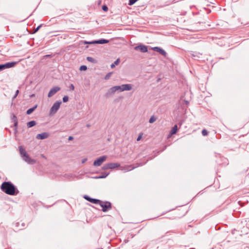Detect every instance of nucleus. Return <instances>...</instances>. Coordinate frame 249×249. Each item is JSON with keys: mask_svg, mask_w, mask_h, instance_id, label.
I'll use <instances>...</instances> for the list:
<instances>
[{"mask_svg": "<svg viewBox=\"0 0 249 249\" xmlns=\"http://www.w3.org/2000/svg\"><path fill=\"white\" fill-rule=\"evenodd\" d=\"M69 100V96H67V95H65L63 97V102H64V103H66L67 102H68Z\"/></svg>", "mask_w": 249, "mask_h": 249, "instance_id": "nucleus-31", "label": "nucleus"}, {"mask_svg": "<svg viewBox=\"0 0 249 249\" xmlns=\"http://www.w3.org/2000/svg\"><path fill=\"white\" fill-rule=\"evenodd\" d=\"M87 60L90 62L95 63L96 62V60L92 58V57L88 56L87 57Z\"/></svg>", "mask_w": 249, "mask_h": 249, "instance_id": "nucleus-23", "label": "nucleus"}, {"mask_svg": "<svg viewBox=\"0 0 249 249\" xmlns=\"http://www.w3.org/2000/svg\"><path fill=\"white\" fill-rule=\"evenodd\" d=\"M46 57H49L50 55H46Z\"/></svg>", "mask_w": 249, "mask_h": 249, "instance_id": "nucleus-48", "label": "nucleus"}, {"mask_svg": "<svg viewBox=\"0 0 249 249\" xmlns=\"http://www.w3.org/2000/svg\"><path fill=\"white\" fill-rule=\"evenodd\" d=\"M107 158V157L106 156H103L99 157V158H98L97 159H96V160H95L94 161L93 165L94 166H100L102 164V163L104 161L106 160Z\"/></svg>", "mask_w": 249, "mask_h": 249, "instance_id": "nucleus-4", "label": "nucleus"}, {"mask_svg": "<svg viewBox=\"0 0 249 249\" xmlns=\"http://www.w3.org/2000/svg\"><path fill=\"white\" fill-rule=\"evenodd\" d=\"M98 204L102 208V211L106 212L111 208V204L109 201H102L100 200Z\"/></svg>", "mask_w": 249, "mask_h": 249, "instance_id": "nucleus-3", "label": "nucleus"}, {"mask_svg": "<svg viewBox=\"0 0 249 249\" xmlns=\"http://www.w3.org/2000/svg\"><path fill=\"white\" fill-rule=\"evenodd\" d=\"M93 178L96 179L101 178H99V176L95 177Z\"/></svg>", "mask_w": 249, "mask_h": 249, "instance_id": "nucleus-45", "label": "nucleus"}, {"mask_svg": "<svg viewBox=\"0 0 249 249\" xmlns=\"http://www.w3.org/2000/svg\"><path fill=\"white\" fill-rule=\"evenodd\" d=\"M87 69V67L85 65H82L80 66L79 70L80 71H86Z\"/></svg>", "mask_w": 249, "mask_h": 249, "instance_id": "nucleus-32", "label": "nucleus"}, {"mask_svg": "<svg viewBox=\"0 0 249 249\" xmlns=\"http://www.w3.org/2000/svg\"><path fill=\"white\" fill-rule=\"evenodd\" d=\"M17 63V62L13 61L7 62L5 64H2L3 69V70H5L6 69L12 68L14 67Z\"/></svg>", "mask_w": 249, "mask_h": 249, "instance_id": "nucleus-9", "label": "nucleus"}, {"mask_svg": "<svg viewBox=\"0 0 249 249\" xmlns=\"http://www.w3.org/2000/svg\"><path fill=\"white\" fill-rule=\"evenodd\" d=\"M138 0H129L128 5L131 6L135 3Z\"/></svg>", "mask_w": 249, "mask_h": 249, "instance_id": "nucleus-29", "label": "nucleus"}, {"mask_svg": "<svg viewBox=\"0 0 249 249\" xmlns=\"http://www.w3.org/2000/svg\"><path fill=\"white\" fill-rule=\"evenodd\" d=\"M120 59L118 58L115 62L110 65V67L112 69L114 68L116 65H117L120 63Z\"/></svg>", "mask_w": 249, "mask_h": 249, "instance_id": "nucleus-22", "label": "nucleus"}, {"mask_svg": "<svg viewBox=\"0 0 249 249\" xmlns=\"http://www.w3.org/2000/svg\"><path fill=\"white\" fill-rule=\"evenodd\" d=\"M121 87L122 88V91L124 90H130L132 88V85L131 84H123L121 85Z\"/></svg>", "mask_w": 249, "mask_h": 249, "instance_id": "nucleus-16", "label": "nucleus"}, {"mask_svg": "<svg viewBox=\"0 0 249 249\" xmlns=\"http://www.w3.org/2000/svg\"><path fill=\"white\" fill-rule=\"evenodd\" d=\"M116 89H117V90H119L120 91H122V88L121 87V86H116Z\"/></svg>", "mask_w": 249, "mask_h": 249, "instance_id": "nucleus-38", "label": "nucleus"}, {"mask_svg": "<svg viewBox=\"0 0 249 249\" xmlns=\"http://www.w3.org/2000/svg\"><path fill=\"white\" fill-rule=\"evenodd\" d=\"M61 103L62 102L61 101H57L53 104L49 111V115L50 116H52L56 113L59 109Z\"/></svg>", "mask_w": 249, "mask_h": 249, "instance_id": "nucleus-2", "label": "nucleus"}, {"mask_svg": "<svg viewBox=\"0 0 249 249\" xmlns=\"http://www.w3.org/2000/svg\"><path fill=\"white\" fill-rule=\"evenodd\" d=\"M157 120V118L154 116H152L149 120V122L150 123V124H152V123H153L154 122H155Z\"/></svg>", "mask_w": 249, "mask_h": 249, "instance_id": "nucleus-26", "label": "nucleus"}, {"mask_svg": "<svg viewBox=\"0 0 249 249\" xmlns=\"http://www.w3.org/2000/svg\"><path fill=\"white\" fill-rule=\"evenodd\" d=\"M36 125V122L35 121H31L27 123V126L28 128L32 127Z\"/></svg>", "mask_w": 249, "mask_h": 249, "instance_id": "nucleus-20", "label": "nucleus"}, {"mask_svg": "<svg viewBox=\"0 0 249 249\" xmlns=\"http://www.w3.org/2000/svg\"><path fill=\"white\" fill-rule=\"evenodd\" d=\"M21 158L24 161L30 164H34L36 162V160L31 158L28 153Z\"/></svg>", "mask_w": 249, "mask_h": 249, "instance_id": "nucleus-5", "label": "nucleus"}, {"mask_svg": "<svg viewBox=\"0 0 249 249\" xmlns=\"http://www.w3.org/2000/svg\"><path fill=\"white\" fill-rule=\"evenodd\" d=\"M19 151L21 158L27 154L25 149L22 146H19Z\"/></svg>", "mask_w": 249, "mask_h": 249, "instance_id": "nucleus-18", "label": "nucleus"}, {"mask_svg": "<svg viewBox=\"0 0 249 249\" xmlns=\"http://www.w3.org/2000/svg\"><path fill=\"white\" fill-rule=\"evenodd\" d=\"M202 134L204 136H207L208 134V132L206 129H204L202 131Z\"/></svg>", "mask_w": 249, "mask_h": 249, "instance_id": "nucleus-30", "label": "nucleus"}, {"mask_svg": "<svg viewBox=\"0 0 249 249\" xmlns=\"http://www.w3.org/2000/svg\"><path fill=\"white\" fill-rule=\"evenodd\" d=\"M18 93H19V90L18 89V90H17L16 91L15 94L14 96V97H13V99H15L17 97V96H18Z\"/></svg>", "mask_w": 249, "mask_h": 249, "instance_id": "nucleus-37", "label": "nucleus"}, {"mask_svg": "<svg viewBox=\"0 0 249 249\" xmlns=\"http://www.w3.org/2000/svg\"><path fill=\"white\" fill-rule=\"evenodd\" d=\"M0 189L2 192L10 196H16L19 193L17 188L10 181L3 182Z\"/></svg>", "mask_w": 249, "mask_h": 249, "instance_id": "nucleus-1", "label": "nucleus"}, {"mask_svg": "<svg viewBox=\"0 0 249 249\" xmlns=\"http://www.w3.org/2000/svg\"><path fill=\"white\" fill-rule=\"evenodd\" d=\"M139 166V165L137 166H134L132 165H126L122 167L121 170H124V172H128L132 170Z\"/></svg>", "mask_w": 249, "mask_h": 249, "instance_id": "nucleus-12", "label": "nucleus"}, {"mask_svg": "<svg viewBox=\"0 0 249 249\" xmlns=\"http://www.w3.org/2000/svg\"><path fill=\"white\" fill-rule=\"evenodd\" d=\"M166 147H167V146H166V145H165V146H164V148H163L161 150H160V151H159V152H158V153H160V152H161L163 151L164 150H165V149H166Z\"/></svg>", "mask_w": 249, "mask_h": 249, "instance_id": "nucleus-40", "label": "nucleus"}, {"mask_svg": "<svg viewBox=\"0 0 249 249\" xmlns=\"http://www.w3.org/2000/svg\"><path fill=\"white\" fill-rule=\"evenodd\" d=\"M102 169L104 170H107V169H109L108 168V165L107 164H104L103 167H102Z\"/></svg>", "mask_w": 249, "mask_h": 249, "instance_id": "nucleus-34", "label": "nucleus"}, {"mask_svg": "<svg viewBox=\"0 0 249 249\" xmlns=\"http://www.w3.org/2000/svg\"><path fill=\"white\" fill-rule=\"evenodd\" d=\"M185 103L187 105L189 103L188 101H185Z\"/></svg>", "mask_w": 249, "mask_h": 249, "instance_id": "nucleus-47", "label": "nucleus"}, {"mask_svg": "<svg viewBox=\"0 0 249 249\" xmlns=\"http://www.w3.org/2000/svg\"><path fill=\"white\" fill-rule=\"evenodd\" d=\"M141 138H142V135H140L138 136V137L137 138V140L138 141H140V140L141 139Z\"/></svg>", "mask_w": 249, "mask_h": 249, "instance_id": "nucleus-41", "label": "nucleus"}, {"mask_svg": "<svg viewBox=\"0 0 249 249\" xmlns=\"http://www.w3.org/2000/svg\"><path fill=\"white\" fill-rule=\"evenodd\" d=\"M134 50L140 51L142 53H146L148 51L147 47L144 45H139L134 47Z\"/></svg>", "mask_w": 249, "mask_h": 249, "instance_id": "nucleus-7", "label": "nucleus"}, {"mask_svg": "<svg viewBox=\"0 0 249 249\" xmlns=\"http://www.w3.org/2000/svg\"><path fill=\"white\" fill-rule=\"evenodd\" d=\"M108 7L107 5H104L102 6V10L105 12H107L108 11Z\"/></svg>", "mask_w": 249, "mask_h": 249, "instance_id": "nucleus-33", "label": "nucleus"}, {"mask_svg": "<svg viewBox=\"0 0 249 249\" xmlns=\"http://www.w3.org/2000/svg\"><path fill=\"white\" fill-rule=\"evenodd\" d=\"M87 160V159H83L82 160V163H84L86 162V161Z\"/></svg>", "mask_w": 249, "mask_h": 249, "instance_id": "nucleus-44", "label": "nucleus"}, {"mask_svg": "<svg viewBox=\"0 0 249 249\" xmlns=\"http://www.w3.org/2000/svg\"><path fill=\"white\" fill-rule=\"evenodd\" d=\"M4 70L2 67V64H0V71Z\"/></svg>", "mask_w": 249, "mask_h": 249, "instance_id": "nucleus-43", "label": "nucleus"}, {"mask_svg": "<svg viewBox=\"0 0 249 249\" xmlns=\"http://www.w3.org/2000/svg\"><path fill=\"white\" fill-rule=\"evenodd\" d=\"M90 125L89 124H87V125H86V126H87V127H90Z\"/></svg>", "mask_w": 249, "mask_h": 249, "instance_id": "nucleus-46", "label": "nucleus"}, {"mask_svg": "<svg viewBox=\"0 0 249 249\" xmlns=\"http://www.w3.org/2000/svg\"><path fill=\"white\" fill-rule=\"evenodd\" d=\"M41 26H42V25L41 24V25L38 26L36 28H35L34 30V33L37 32L39 30L40 28L41 27Z\"/></svg>", "mask_w": 249, "mask_h": 249, "instance_id": "nucleus-35", "label": "nucleus"}, {"mask_svg": "<svg viewBox=\"0 0 249 249\" xmlns=\"http://www.w3.org/2000/svg\"><path fill=\"white\" fill-rule=\"evenodd\" d=\"M73 139V137L72 136H69L68 138L69 141H71Z\"/></svg>", "mask_w": 249, "mask_h": 249, "instance_id": "nucleus-42", "label": "nucleus"}, {"mask_svg": "<svg viewBox=\"0 0 249 249\" xmlns=\"http://www.w3.org/2000/svg\"><path fill=\"white\" fill-rule=\"evenodd\" d=\"M112 74V72H110L107 73L105 77V79L106 80L109 79L110 78V77H111Z\"/></svg>", "mask_w": 249, "mask_h": 249, "instance_id": "nucleus-28", "label": "nucleus"}, {"mask_svg": "<svg viewBox=\"0 0 249 249\" xmlns=\"http://www.w3.org/2000/svg\"><path fill=\"white\" fill-rule=\"evenodd\" d=\"M91 42H92V41L89 42V41H85L84 43L85 44H94V43H92Z\"/></svg>", "mask_w": 249, "mask_h": 249, "instance_id": "nucleus-39", "label": "nucleus"}, {"mask_svg": "<svg viewBox=\"0 0 249 249\" xmlns=\"http://www.w3.org/2000/svg\"><path fill=\"white\" fill-rule=\"evenodd\" d=\"M49 136V134L47 132H43L38 134L36 135V138L38 140H43L47 138Z\"/></svg>", "mask_w": 249, "mask_h": 249, "instance_id": "nucleus-13", "label": "nucleus"}, {"mask_svg": "<svg viewBox=\"0 0 249 249\" xmlns=\"http://www.w3.org/2000/svg\"><path fill=\"white\" fill-rule=\"evenodd\" d=\"M107 164L108 165V168L110 169H113L120 166V164L119 163L110 162Z\"/></svg>", "mask_w": 249, "mask_h": 249, "instance_id": "nucleus-17", "label": "nucleus"}, {"mask_svg": "<svg viewBox=\"0 0 249 249\" xmlns=\"http://www.w3.org/2000/svg\"><path fill=\"white\" fill-rule=\"evenodd\" d=\"M11 119L13 123H15V122L18 121V118H17V116L15 114H14L13 113L12 115Z\"/></svg>", "mask_w": 249, "mask_h": 249, "instance_id": "nucleus-25", "label": "nucleus"}, {"mask_svg": "<svg viewBox=\"0 0 249 249\" xmlns=\"http://www.w3.org/2000/svg\"><path fill=\"white\" fill-rule=\"evenodd\" d=\"M84 198L88 200V201L92 203L93 204H98L99 202H100V200L95 198H92L89 196L85 195Z\"/></svg>", "mask_w": 249, "mask_h": 249, "instance_id": "nucleus-10", "label": "nucleus"}, {"mask_svg": "<svg viewBox=\"0 0 249 249\" xmlns=\"http://www.w3.org/2000/svg\"><path fill=\"white\" fill-rule=\"evenodd\" d=\"M109 173H106V172H103L102 173V175L99 176V178H106L108 175Z\"/></svg>", "mask_w": 249, "mask_h": 249, "instance_id": "nucleus-27", "label": "nucleus"}, {"mask_svg": "<svg viewBox=\"0 0 249 249\" xmlns=\"http://www.w3.org/2000/svg\"><path fill=\"white\" fill-rule=\"evenodd\" d=\"M61 89V88L59 87L58 86H55L53 87V88H52L50 91L48 93V97H51L53 95H54L57 92L59 91Z\"/></svg>", "mask_w": 249, "mask_h": 249, "instance_id": "nucleus-6", "label": "nucleus"}, {"mask_svg": "<svg viewBox=\"0 0 249 249\" xmlns=\"http://www.w3.org/2000/svg\"><path fill=\"white\" fill-rule=\"evenodd\" d=\"M152 49L154 51L159 52L160 54H162L164 57H166L167 55L166 52L162 48L159 47H154L152 48Z\"/></svg>", "mask_w": 249, "mask_h": 249, "instance_id": "nucleus-8", "label": "nucleus"}, {"mask_svg": "<svg viewBox=\"0 0 249 249\" xmlns=\"http://www.w3.org/2000/svg\"><path fill=\"white\" fill-rule=\"evenodd\" d=\"M117 87L114 86L110 88L105 94L106 97H108L112 94H113L116 91H117Z\"/></svg>", "mask_w": 249, "mask_h": 249, "instance_id": "nucleus-11", "label": "nucleus"}, {"mask_svg": "<svg viewBox=\"0 0 249 249\" xmlns=\"http://www.w3.org/2000/svg\"><path fill=\"white\" fill-rule=\"evenodd\" d=\"M108 42H109V40H108L102 38V39H99V40L92 41L91 43H94V44H104L107 43Z\"/></svg>", "mask_w": 249, "mask_h": 249, "instance_id": "nucleus-15", "label": "nucleus"}, {"mask_svg": "<svg viewBox=\"0 0 249 249\" xmlns=\"http://www.w3.org/2000/svg\"><path fill=\"white\" fill-rule=\"evenodd\" d=\"M71 90H73L74 89V86L72 84H71L69 86Z\"/></svg>", "mask_w": 249, "mask_h": 249, "instance_id": "nucleus-36", "label": "nucleus"}, {"mask_svg": "<svg viewBox=\"0 0 249 249\" xmlns=\"http://www.w3.org/2000/svg\"><path fill=\"white\" fill-rule=\"evenodd\" d=\"M37 107V105H36L33 107L28 109L26 111L27 114L29 115L31 114L36 108Z\"/></svg>", "mask_w": 249, "mask_h": 249, "instance_id": "nucleus-19", "label": "nucleus"}, {"mask_svg": "<svg viewBox=\"0 0 249 249\" xmlns=\"http://www.w3.org/2000/svg\"><path fill=\"white\" fill-rule=\"evenodd\" d=\"M178 131V126L177 125H174L172 128V130L170 131V133L171 135L175 134Z\"/></svg>", "mask_w": 249, "mask_h": 249, "instance_id": "nucleus-21", "label": "nucleus"}, {"mask_svg": "<svg viewBox=\"0 0 249 249\" xmlns=\"http://www.w3.org/2000/svg\"><path fill=\"white\" fill-rule=\"evenodd\" d=\"M14 132L15 133H17L18 132V121L15 123H14Z\"/></svg>", "mask_w": 249, "mask_h": 249, "instance_id": "nucleus-24", "label": "nucleus"}, {"mask_svg": "<svg viewBox=\"0 0 249 249\" xmlns=\"http://www.w3.org/2000/svg\"><path fill=\"white\" fill-rule=\"evenodd\" d=\"M192 55H193V56L194 57H195V56H196V55H194V54H192Z\"/></svg>", "mask_w": 249, "mask_h": 249, "instance_id": "nucleus-49", "label": "nucleus"}, {"mask_svg": "<svg viewBox=\"0 0 249 249\" xmlns=\"http://www.w3.org/2000/svg\"><path fill=\"white\" fill-rule=\"evenodd\" d=\"M219 158H220V160L221 162H219V165H221L222 166H226L229 164L228 160L223 157L219 156Z\"/></svg>", "mask_w": 249, "mask_h": 249, "instance_id": "nucleus-14", "label": "nucleus"}]
</instances>
